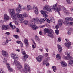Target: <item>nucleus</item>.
<instances>
[{
	"mask_svg": "<svg viewBox=\"0 0 73 73\" xmlns=\"http://www.w3.org/2000/svg\"><path fill=\"white\" fill-rule=\"evenodd\" d=\"M57 4L56 3L54 5L51 6L50 7H49V5H46L45 6L43 7V9H58V8H57Z\"/></svg>",
	"mask_w": 73,
	"mask_h": 73,
	"instance_id": "f257e3e1",
	"label": "nucleus"
},
{
	"mask_svg": "<svg viewBox=\"0 0 73 73\" xmlns=\"http://www.w3.org/2000/svg\"><path fill=\"white\" fill-rule=\"evenodd\" d=\"M24 67V68L25 69L23 70V72L24 73H28L27 72H31V68L28 64H25Z\"/></svg>",
	"mask_w": 73,
	"mask_h": 73,
	"instance_id": "f03ea898",
	"label": "nucleus"
},
{
	"mask_svg": "<svg viewBox=\"0 0 73 73\" xmlns=\"http://www.w3.org/2000/svg\"><path fill=\"white\" fill-rule=\"evenodd\" d=\"M9 13L11 14L12 19H14V20H16V19H17V17L16 16V14H15V12L14 10L12 9H9Z\"/></svg>",
	"mask_w": 73,
	"mask_h": 73,
	"instance_id": "7ed1b4c3",
	"label": "nucleus"
},
{
	"mask_svg": "<svg viewBox=\"0 0 73 73\" xmlns=\"http://www.w3.org/2000/svg\"><path fill=\"white\" fill-rule=\"evenodd\" d=\"M14 63L16 65L18 69H21L22 65L20 62L17 60H15L14 61Z\"/></svg>",
	"mask_w": 73,
	"mask_h": 73,
	"instance_id": "20e7f679",
	"label": "nucleus"
},
{
	"mask_svg": "<svg viewBox=\"0 0 73 73\" xmlns=\"http://www.w3.org/2000/svg\"><path fill=\"white\" fill-rule=\"evenodd\" d=\"M17 16L18 18H20V19H21V20L20 21V23H24L25 20L24 19L23 17V16L21 14H17Z\"/></svg>",
	"mask_w": 73,
	"mask_h": 73,
	"instance_id": "39448f33",
	"label": "nucleus"
},
{
	"mask_svg": "<svg viewBox=\"0 0 73 73\" xmlns=\"http://www.w3.org/2000/svg\"><path fill=\"white\" fill-rule=\"evenodd\" d=\"M53 31L52 30L50 29L48 30V36L49 37H51L52 38H54V34H53Z\"/></svg>",
	"mask_w": 73,
	"mask_h": 73,
	"instance_id": "423d86ee",
	"label": "nucleus"
},
{
	"mask_svg": "<svg viewBox=\"0 0 73 73\" xmlns=\"http://www.w3.org/2000/svg\"><path fill=\"white\" fill-rule=\"evenodd\" d=\"M22 53L23 55H24L23 58V61H25L27 60V58H28V55L26 54L25 52L24 51H23Z\"/></svg>",
	"mask_w": 73,
	"mask_h": 73,
	"instance_id": "0eeeda50",
	"label": "nucleus"
},
{
	"mask_svg": "<svg viewBox=\"0 0 73 73\" xmlns=\"http://www.w3.org/2000/svg\"><path fill=\"white\" fill-rule=\"evenodd\" d=\"M45 12L43 10H41L40 11V13H41L42 14V15H43L44 17H48V15H47L46 13L48 14L49 13L48 12H47V11L46 12V11L45 10Z\"/></svg>",
	"mask_w": 73,
	"mask_h": 73,
	"instance_id": "6e6552de",
	"label": "nucleus"
},
{
	"mask_svg": "<svg viewBox=\"0 0 73 73\" xmlns=\"http://www.w3.org/2000/svg\"><path fill=\"white\" fill-rule=\"evenodd\" d=\"M10 27H9V26L7 25H4L2 26V30H8V29H9Z\"/></svg>",
	"mask_w": 73,
	"mask_h": 73,
	"instance_id": "1a4fd4ad",
	"label": "nucleus"
},
{
	"mask_svg": "<svg viewBox=\"0 0 73 73\" xmlns=\"http://www.w3.org/2000/svg\"><path fill=\"white\" fill-rule=\"evenodd\" d=\"M43 58V56L41 55H39L36 58V59L38 62H40L42 61V59Z\"/></svg>",
	"mask_w": 73,
	"mask_h": 73,
	"instance_id": "9d476101",
	"label": "nucleus"
},
{
	"mask_svg": "<svg viewBox=\"0 0 73 73\" xmlns=\"http://www.w3.org/2000/svg\"><path fill=\"white\" fill-rule=\"evenodd\" d=\"M2 53L3 56H4V57H8V54L7 52L3 50L2 51Z\"/></svg>",
	"mask_w": 73,
	"mask_h": 73,
	"instance_id": "9b49d317",
	"label": "nucleus"
},
{
	"mask_svg": "<svg viewBox=\"0 0 73 73\" xmlns=\"http://www.w3.org/2000/svg\"><path fill=\"white\" fill-rule=\"evenodd\" d=\"M6 65L7 66V68L9 72H12L13 69L11 68L10 65L8 63H6Z\"/></svg>",
	"mask_w": 73,
	"mask_h": 73,
	"instance_id": "f8f14e48",
	"label": "nucleus"
},
{
	"mask_svg": "<svg viewBox=\"0 0 73 73\" xmlns=\"http://www.w3.org/2000/svg\"><path fill=\"white\" fill-rule=\"evenodd\" d=\"M11 56L12 58H13V59H14L15 60H17V59H18V57L16 56V54H15L14 53L11 54Z\"/></svg>",
	"mask_w": 73,
	"mask_h": 73,
	"instance_id": "ddd939ff",
	"label": "nucleus"
},
{
	"mask_svg": "<svg viewBox=\"0 0 73 73\" xmlns=\"http://www.w3.org/2000/svg\"><path fill=\"white\" fill-rule=\"evenodd\" d=\"M11 19V17H10L8 16L7 15L5 14L4 15V21H7V20H9V19Z\"/></svg>",
	"mask_w": 73,
	"mask_h": 73,
	"instance_id": "4468645a",
	"label": "nucleus"
},
{
	"mask_svg": "<svg viewBox=\"0 0 73 73\" xmlns=\"http://www.w3.org/2000/svg\"><path fill=\"white\" fill-rule=\"evenodd\" d=\"M18 7H17L16 9H25V7L21 6V4H19L18 5Z\"/></svg>",
	"mask_w": 73,
	"mask_h": 73,
	"instance_id": "2eb2a0df",
	"label": "nucleus"
},
{
	"mask_svg": "<svg viewBox=\"0 0 73 73\" xmlns=\"http://www.w3.org/2000/svg\"><path fill=\"white\" fill-rule=\"evenodd\" d=\"M69 56L67 57L65 56H63V59L64 60H71L72 59V57H69Z\"/></svg>",
	"mask_w": 73,
	"mask_h": 73,
	"instance_id": "dca6fc26",
	"label": "nucleus"
},
{
	"mask_svg": "<svg viewBox=\"0 0 73 73\" xmlns=\"http://www.w3.org/2000/svg\"><path fill=\"white\" fill-rule=\"evenodd\" d=\"M32 20L33 22H34V23H38L39 22V19L38 18H33Z\"/></svg>",
	"mask_w": 73,
	"mask_h": 73,
	"instance_id": "f3484780",
	"label": "nucleus"
},
{
	"mask_svg": "<svg viewBox=\"0 0 73 73\" xmlns=\"http://www.w3.org/2000/svg\"><path fill=\"white\" fill-rule=\"evenodd\" d=\"M58 48L59 52H60V53H61L62 51V49L61 46L59 44H58Z\"/></svg>",
	"mask_w": 73,
	"mask_h": 73,
	"instance_id": "a211bd4d",
	"label": "nucleus"
},
{
	"mask_svg": "<svg viewBox=\"0 0 73 73\" xmlns=\"http://www.w3.org/2000/svg\"><path fill=\"white\" fill-rule=\"evenodd\" d=\"M9 26L12 28V30H15L16 29V26H13L12 24V22H11L9 23Z\"/></svg>",
	"mask_w": 73,
	"mask_h": 73,
	"instance_id": "6ab92c4d",
	"label": "nucleus"
},
{
	"mask_svg": "<svg viewBox=\"0 0 73 73\" xmlns=\"http://www.w3.org/2000/svg\"><path fill=\"white\" fill-rule=\"evenodd\" d=\"M60 63L61 64V66L63 67H65V66H67V64L65 62L62 61Z\"/></svg>",
	"mask_w": 73,
	"mask_h": 73,
	"instance_id": "aec40b11",
	"label": "nucleus"
},
{
	"mask_svg": "<svg viewBox=\"0 0 73 73\" xmlns=\"http://www.w3.org/2000/svg\"><path fill=\"white\" fill-rule=\"evenodd\" d=\"M30 27L32 28V29H33V30H36V29H37V27L35 25H30Z\"/></svg>",
	"mask_w": 73,
	"mask_h": 73,
	"instance_id": "412c9836",
	"label": "nucleus"
},
{
	"mask_svg": "<svg viewBox=\"0 0 73 73\" xmlns=\"http://www.w3.org/2000/svg\"><path fill=\"white\" fill-rule=\"evenodd\" d=\"M25 43L26 45V48H28V46H29V44L28 43V40L27 39H25L24 40Z\"/></svg>",
	"mask_w": 73,
	"mask_h": 73,
	"instance_id": "4be33fe9",
	"label": "nucleus"
},
{
	"mask_svg": "<svg viewBox=\"0 0 73 73\" xmlns=\"http://www.w3.org/2000/svg\"><path fill=\"white\" fill-rule=\"evenodd\" d=\"M35 39L36 40V41H38L39 42H40V38H39V37L37 36V35H35Z\"/></svg>",
	"mask_w": 73,
	"mask_h": 73,
	"instance_id": "5701e85b",
	"label": "nucleus"
},
{
	"mask_svg": "<svg viewBox=\"0 0 73 73\" xmlns=\"http://www.w3.org/2000/svg\"><path fill=\"white\" fill-rule=\"evenodd\" d=\"M65 19L66 20H68V21H73V18L72 17H69L66 18Z\"/></svg>",
	"mask_w": 73,
	"mask_h": 73,
	"instance_id": "b1692460",
	"label": "nucleus"
},
{
	"mask_svg": "<svg viewBox=\"0 0 73 73\" xmlns=\"http://www.w3.org/2000/svg\"><path fill=\"white\" fill-rule=\"evenodd\" d=\"M17 43V44H20L21 47H23V43L21 42V41L19 40H18L16 42Z\"/></svg>",
	"mask_w": 73,
	"mask_h": 73,
	"instance_id": "393cba45",
	"label": "nucleus"
},
{
	"mask_svg": "<svg viewBox=\"0 0 73 73\" xmlns=\"http://www.w3.org/2000/svg\"><path fill=\"white\" fill-rule=\"evenodd\" d=\"M47 63H48L47 59H46L43 61L42 64L43 65H45Z\"/></svg>",
	"mask_w": 73,
	"mask_h": 73,
	"instance_id": "a878e982",
	"label": "nucleus"
},
{
	"mask_svg": "<svg viewBox=\"0 0 73 73\" xmlns=\"http://www.w3.org/2000/svg\"><path fill=\"white\" fill-rule=\"evenodd\" d=\"M71 60L70 61L69 63L68 64V65L69 66H72V64H73V60Z\"/></svg>",
	"mask_w": 73,
	"mask_h": 73,
	"instance_id": "bb28decb",
	"label": "nucleus"
},
{
	"mask_svg": "<svg viewBox=\"0 0 73 73\" xmlns=\"http://www.w3.org/2000/svg\"><path fill=\"white\" fill-rule=\"evenodd\" d=\"M69 22L65 20H64L63 21V23L65 25H68Z\"/></svg>",
	"mask_w": 73,
	"mask_h": 73,
	"instance_id": "cd10ccee",
	"label": "nucleus"
},
{
	"mask_svg": "<svg viewBox=\"0 0 73 73\" xmlns=\"http://www.w3.org/2000/svg\"><path fill=\"white\" fill-rule=\"evenodd\" d=\"M44 33H48L49 32V29H45L44 30Z\"/></svg>",
	"mask_w": 73,
	"mask_h": 73,
	"instance_id": "c85d7f7f",
	"label": "nucleus"
},
{
	"mask_svg": "<svg viewBox=\"0 0 73 73\" xmlns=\"http://www.w3.org/2000/svg\"><path fill=\"white\" fill-rule=\"evenodd\" d=\"M52 68L54 72H56V71L57 70V68H56V67L55 66H53L52 67Z\"/></svg>",
	"mask_w": 73,
	"mask_h": 73,
	"instance_id": "c756f323",
	"label": "nucleus"
},
{
	"mask_svg": "<svg viewBox=\"0 0 73 73\" xmlns=\"http://www.w3.org/2000/svg\"><path fill=\"white\" fill-rule=\"evenodd\" d=\"M54 11L56 12H58L59 15H60V13L59 11H61L60 9H54L53 10Z\"/></svg>",
	"mask_w": 73,
	"mask_h": 73,
	"instance_id": "7c9ffc66",
	"label": "nucleus"
},
{
	"mask_svg": "<svg viewBox=\"0 0 73 73\" xmlns=\"http://www.w3.org/2000/svg\"><path fill=\"white\" fill-rule=\"evenodd\" d=\"M63 11L64 12L65 14H66L67 15H69V13L68 12V11L66 9L63 10Z\"/></svg>",
	"mask_w": 73,
	"mask_h": 73,
	"instance_id": "2f4dec72",
	"label": "nucleus"
},
{
	"mask_svg": "<svg viewBox=\"0 0 73 73\" xmlns=\"http://www.w3.org/2000/svg\"><path fill=\"white\" fill-rule=\"evenodd\" d=\"M56 57L58 60H60V59H61V56L59 54H57L56 56Z\"/></svg>",
	"mask_w": 73,
	"mask_h": 73,
	"instance_id": "473e14b6",
	"label": "nucleus"
},
{
	"mask_svg": "<svg viewBox=\"0 0 73 73\" xmlns=\"http://www.w3.org/2000/svg\"><path fill=\"white\" fill-rule=\"evenodd\" d=\"M50 21L51 22H52L54 23H55L54 21V18L53 17H51L50 18Z\"/></svg>",
	"mask_w": 73,
	"mask_h": 73,
	"instance_id": "72a5a7b5",
	"label": "nucleus"
},
{
	"mask_svg": "<svg viewBox=\"0 0 73 73\" xmlns=\"http://www.w3.org/2000/svg\"><path fill=\"white\" fill-rule=\"evenodd\" d=\"M58 23L60 26H62V23H63V21L61 20H59Z\"/></svg>",
	"mask_w": 73,
	"mask_h": 73,
	"instance_id": "f704fd0d",
	"label": "nucleus"
},
{
	"mask_svg": "<svg viewBox=\"0 0 73 73\" xmlns=\"http://www.w3.org/2000/svg\"><path fill=\"white\" fill-rule=\"evenodd\" d=\"M65 54L66 55H67L68 57H69H69H70V52L68 53V52H65Z\"/></svg>",
	"mask_w": 73,
	"mask_h": 73,
	"instance_id": "c9c22d12",
	"label": "nucleus"
},
{
	"mask_svg": "<svg viewBox=\"0 0 73 73\" xmlns=\"http://www.w3.org/2000/svg\"><path fill=\"white\" fill-rule=\"evenodd\" d=\"M71 44H70V43L69 44L68 43H66L65 44V45L66 47H67V48H69V46Z\"/></svg>",
	"mask_w": 73,
	"mask_h": 73,
	"instance_id": "e433bc0d",
	"label": "nucleus"
},
{
	"mask_svg": "<svg viewBox=\"0 0 73 73\" xmlns=\"http://www.w3.org/2000/svg\"><path fill=\"white\" fill-rule=\"evenodd\" d=\"M39 22H40V24H42V23H44V21H43V19L42 18L40 19L39 21Z\"/></svg>",
	"mask_w": 73,
	"mask_h": 73,
	"instance_id": "4c0bfd02",
	"label": "nucleus"
},
{
	"mask_svg": "<svg viewBox=\"0 0 73 73\" xmlns=\"http://www.w3.org/2000/svg\"><path fill=\"white\" fill-rule=\"evenodd\" d=\"M55 33L57 35H58V34H59V31L58 30H56L55 31Z\"/></svg>",
	"mask_w": 73,
	"mask_h": 73,
	"instance_id": "58836bf2",
	"label": "nucleus"
},
{
	"mask_svg": "<svg viewBox=\"0 0 73 73\" xmlns=\"http://www.w3.org/2000/svg\"><path fill=\"white\" fill-rule=\"evenodd\" d=\"M66 2L68 4H71L72 1L71 0H66Z\"/></svg>",
	"mask_w": 73,
	"mask_h": 73,
	"instance_id": "ea45409f",
	"label": "nucleus"
},
{
	"mask_svg": "<svg viewBox=\"0 0 73 73\" xmlns=\"http://www.w3.org/2000/svg\"><path fill=\"white\" fill-rule=\"evenodd\" d=\"M35 12L36 15H38V9H36L35 11Z\"/></svg>",
	"mask_w": 73,
	"mask_h": 73,
	"instance_id": "a19ab883",
	"label": "nucleus"
},
{
	"mask_svg": "<svg viewBox=\"0 0 73 73\" xmlns=\"http://www.w3.org/2000/svg\"><path fill=\"white\" fill-rule=\"evenodd\" d=\"M33 9H38L37 6L35 5H34L33 6Z\"/></svg>",
	"mask_w": 73,
	"mask_h": 73,
	"instance_id": "79ce46f5",
	"label": "nucleus"
},
{
	"mask_svg": "<svg viewBox=\"0 0 73 73\" xmlns=\"http://www.w3.org/2000/svg\"><path fill=\"white\" fill-rule=\"evenodd\" d=\"M59 9H66L64 7H62L61 6H60L59 7Z\"/></svg>",
	"mask_w": 73,
	"mask_h": 73,
	"instance_id": "37998d69",
	"label": "nucleus"
},
{
	"mask_svg": "<svg viewBox=\"0 0 73 73\" xmlns=\"http://www.w3.org/2000/svg\"><path fill=\"white\" fill-rule=\"evenodd\" d=\"M68 25H72V26H73V22H68Z\"/></svg>",
	"mask_w": 73,
	"mask_h": 73,
	"instance_id": "c03bdc74",
	"label": "nucleus"
},
{
	"mask_svg": "<svg viewBox=\"0 0 73 73\" xmlns=\"http://www.w3.org/2000/svg\"><path fill=\"white\" fill-rule=\"evenodd\" d=\"M45 10L47 12H48V11H49V12H52L53 11V10L52 9H45Z\"/></svg>",
	"mask_w": 73,
	"mask_h": 73,
	"instance_id": "a18cd8bd",
	"label": "nucleus"
},
{
	"mask_svg": "<svg viewBox=\"0 0 73 73\" xmlns=\"http://www.w3.org/2000/svg\"><path fill=\"white\" fill-rule=\"evenodd\" d=\"M24 23L25 25H28V22L27 21H24Z\"/></svg>",
	"mask_w": 73,
	"mask_h": 73,
	"instance_id": "49530a36",
	"label": "nucleus"
},
{
	"mask_svg": "<svg viewBox=\"0 0 73 73\" xmlns=\"http://www.w3.org/2000/svg\"><path fill=\"white\" fill-rule=\"evenodd\" d=\"M2 45H7V42H3Z\"/></svg>",
	"mask_w": 73,
	"mask_h": 73,
	"instance_id": "de8ad7c7",
	"label": "nucleus"
},
{
	"mask_svg": "<svg viewBox=\"0 0 73 73\" xmlns=\"http://www.w3.org/2000/svg\"><path fill=\"white\" fill-rule=\"evenodd\" d=\"M24 16H25V17H28V15L25 13H24L23 15Z\"/></svg>",
	"mask_w": 73,
	"mask_h": 73,
	"instance_id": "09e8293b",
	"label": "nucleus"
},
{
	"mask_svg": "<svg viewBox=\"0 0 73 73\" xmlns=\"http://www.w3.org/2000/svg\"><path fill=\"white\" fill-rule=\"evenodd\" d=\"M13 36L15 38H17H17H19V36L18 35H13Z\"/></svg>",
	"mask_w": 73,
	"mask_h": 73,
	"instance_id": "8fccbe9b",
	"label": "nucleus"
},
{
	"mask_svg": "<svg viewBox=\"0 0 73 73\" xmlns=\"http://www.w3.org/2000/svg\"><path fill=\"white\" fill-rule=\"evenodd\" d=\"M22 11L21 10V9H17L16 10V11L17 13H20V11Z\"/></svg>",
	"mask_w": 73,
	"mask_h": 73,
	"instance_id": "3c124183",
	"label": "nucleus"
},
{
	"mask_svg": "<svg viewBox=\"0 0 73 73\" xmlns=\"http://www.w3.org/2000/svg\"><path fill=\"white\" fill-rule=\"evenodd\" d=\"M27 7L28 9H31V6L29 5H27Z\"/></svg>",
	"mask_w": 73,
	"mask_h": 73,
	"instance_id": "603ef678",
	"label": "nucleus"
},
{
	"mask_svg": "<svg viewBox=\"0 0 73 73\" xmlns=\"http://www.w3.org/2000/svg\"><path fill=\"white\" fill-rule=\"evenodd\" d=\"M47 20V18L45 17L43 19V21L44 22V21H46Z\"/></svg>",
	"mask_w": 73,
	"mask_h": 73,
	"instance_id": "864d4df0",
	"label": "nucleus"
},
{
	"mask_svg": "<svg viewBox=\"0 0 73 73\" xmlns=\"http://www.w3.org/2000/svg\"><path fill=\"white\" fill-rule=\"evenodd\" d=\"M55 28H56V29H58V28H59V26L58 25H56L55 26Z\"/></svg>",
	"mask_w": 73,
	"mask_h": 73,
	"instance_id": "5fc2aeb1",
	"label": "nucleus"
},
{
	"mask_svg": "<svg viewBox=\"0 0 73 73\" xmlns=\"http://www.w3.org/2000/svg\"><path fill=\"white\" fill-rule=\"evenodd\" d=\"M67 33L68 35H71V32H70V31H68Z\"/></svg>",
	"mask_w": 73,
	"mask_h": 73,
	"instance_id": "6e6d98bb",
	"label": "nucleus"
},
{
	"mask_svg": "<svg viewBox=\"0 0 73 73\" xmlns=\"http://www.w3.org/2000/svg\"><path fill=\"white\" fill-rule=\"evenodd\" d=\"M16 32H20V31L19 30V28L16 29Z\"/></svg>",
	"mask_w": 73,
	"mask_h": 73,
	"instance_id": "4d7b16f0",
	"label": "nucleus"
},
{
	"mask_svg": "<svg viewBox=\"0 0 73 73\" xmlns=\"http://www.w3.org/2000/svg\"><path fill=\"white\" fill-rule=\"evenodd\" d=\"M47 23H50V20H49V19H47Z\"/></svg>",
	"mask_w": 73,
	"mask_h": 73,
	"instance_id": "13d9d810",
	"label": "nucleus"
},
{
	"mask_svg": "<svg viewBox=\"0 0 73 73\" xmlns=\"http://www.w3.org/2000/svg\"><path fill=\"white\" fill-rule=\"evenodd\" d=\"M40 35H42V31H40L39 33Z\"/></svg>",
	"mask_w": 73,
	"mask_h": 73,
	"instance_id": "bf43d9fd",
	"label": "nucleus"
},
{
	"mask_svg": "<svg viewBox=\"0 0 73 73\" xmlns=\"http://www.w3.org/2000/svg\"><path fill=\"white\" fill-rule=\"evenodd\" d=\"M5 34L6 35H10V33H9V32H8L6 33Z\"/></svg>",
	"mask_w": 73,
	"mask_h": 73,
	"instance_id": "052dcab7",
	"label": "nucleus"
},
{
	"mask_svg": "<svg viewBox=\"0 0 73 73\" xmlns=\"http://www.w3.org/2000/svg\"><path fill=\"white\" fill-rule=\"evenodd\" d=\"M58 41L59 42H60L61 41V38L60 37H59L58 38Z\"/></svg>",
	"mask_w": 73,
	"mask_h": 73,
	"instance_id": "680f3d73",
	"label": "nucleus"
},
{
	"mask_svg": "<svg viewBox=\"0 0 73 73\" xmlns=\"http://www.w3.org/2000/svg\"><path fill=\"white\" fill-rule=\"evenodd\" d=\"M46 66H49V63H47L46 64Z\"/></svg>",
	"mask_w": 73,
	"mask_h": 73,
	"instance_id": "e2e57ef3",
	"label": "nucleus"
},
{
	"mask_svg": "<svg viewBox=\"0 0 73 73\" xmlns=\"http://www.w3.org/2000/svg\"><path fill=\"white\" fill-rule=\"evenodd\" d=\"M32 41L33 42L34 44H35V45H36V43L35 42V40L33 39H32Z\"/></svg>",
	"mask_w": 73,
	"mask_h": 73,
	"instance_id": "0e129e2a",
	"label": "nucleus"
},
{
	"mask_svg": "<svg viewBox=\"0 0 73 73\" xmlns=\"http://www.w3.org/2000/svg\"><path fill=\"white\" fill-rule=\"evenodd\" d=\"M3 62H7V60H6V59H5V58H4V60H3Z\"/></svg>",
	"mask_w": 73,
	"mask_h": 73,
	"instance_id": "69168bd1",
	"label": "nucleus"
},
{
	"mask_svg": "<svg viewBox=\"0 0 73 73\" xmlns=\"http://www.w3.org/2000/svg\"><path fill=\"white\" fill-rule=\"evenodd\" d=\"M48 56V53H46L45 54V56L46 57H47Z\"/></svg>",
	"mask_w": 73,
	"mask_h": 73,
	"instance_id": "338daca9",
	"label": "nucleus"
},
{
	"mask_svg": "<svg viewBox=\"0 0 73 73\" xmlns=\"http://www.w3.org/2000/svg\"><path fill=\"white\" fill-rule=\"evenodd\" d=\"M0 73H4V72L1 70Z\"/></svg>",
	"mask_w": 73,
	"mask_h": 73,
	"instance_id": "774afa93",
	"label": "nucleus"
}]
</instances>
